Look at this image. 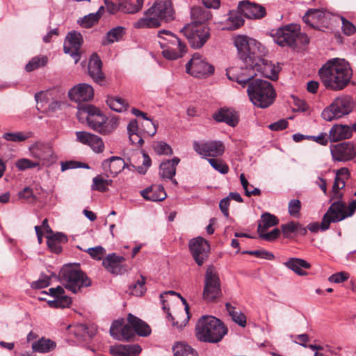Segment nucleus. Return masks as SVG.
Instances as JSON below:
<instances>
[{
  "instance_id": "obj_1",
  "label": "nucleus",
  "mask_w": 356,
  "mask_h": 356,
  "mask_svg": "<svg viewBox=\"0 0 356 356\" xmlns=\"http://www.w3.org/2000/svg\"><path fill=\"white\" fill-rule=\"evenodd\" d=\"M234 44L239 58L244 63L245 69L241 74L234 73V70L227 72L229 79L245 87L248 82L257 76V72L271 80L277 79V67L263 58L266 52V49L256 40L239 35L235 38Z\"/></svg>"
},
{
  "instance_id": "obj_2",
  "label": "nucleus",
  "mask_w": 356,
  "mask_h": 356,
  "mask_svg": "<svg viewBox=\"0 0 356 356\" xmlns=\"http://www.w3.org/2000/svg\"><path fill=\"white\" fill-rule=\"evenodd\" d=\"M318 74L324 86L334 91L343 90L352 77L348 63L338 58L327 60L318 70Z\"/></svg>"
},
{
  "instance_id": "obj_3",
  "label": "nucleus",
  "mask_w": 356,
  "mask_h": 356,
  "mask_svg": "<svg viewBox=\"0 0 356 356\" xmlns=\"http://www.w3.org/2000/svg\"><path fill=\"white\" fill-rule=\"evenodd\" d=\"M175 18V11L172 0H156L151 7L144 13L143 17L136 21L133 26L136 29H152L168 23Z\"/></svg>"
},
{
  "instance_id": "obj_4",
  "label": "nucleus",
  "mask_w": 356,
  "mask_h": 356,
  "mask_svg": "<svg viewBox=\"0 0 356 356\" xmlns=\"http://www.w3.org/2000/svg\"><path fill=\"white\" fill-rule=\"evenodd\" d=\"M227 332L223 323L213 316H202L196 325V336L204 342L218 343Z\"/></svg>"
},
{
  "instance_id": "obj_5",
  "label": "nucleus",
  "mask_w": 356,
  "mask_h": 356,
  "mask_svg": "<svg viewBox=\"0 0 356 356\" xmlns=\"http://www.w3.org/2000/svg\"><path fill=\"white\" fill-rule=\"evenodd\" d=\"M246 84H248V95L254 106L266 108L274 102L276 92L270 82L257 79L250 80Z\"/></svg>"
},
{
  "instance_id": "obj_6",
  "label": "nucleus",
  "mask_w": 356,
  "mask_h": 356,
  "mask_svg": "<svg viewBox=\"0 0 356 356\" xmlns=\"http://www.w3.org/2000/svg\"><path fill=\"white\" fill-rule=\"evenodd\" d=\"M273 37L278 45L293 49L298 44L305 45L309 42L307 35L300 32V26L297 24H290L279 28Z\"/></svg>"
},
{
  "instance_id": "obj_7",
  "label": "nucleus",
  "mask_w": 356,
  "mask_h": 356,
  "mask_svg": "<svg viewBox=\"0 0 356 356\" xmlns=\"http://www.w3.org/2000/svg\"><path fill=\"white\" fill-rule=\"evenodd\" d=\"M60 282L74 293H78L82 287L90 285V280L78 268L72 265L64 266L59 273Z\"/></svg>"
},
{
  "instance_id": "obj_8",
  "label": "nucleus",
  "mask_w": 356,
  "mask_h": 356,
  "mask_svg": "<svg viewBox=\"0 0 356 356\" xmlns=\"http://www.w3.org/2000/svg\"><path fill=\"white\" fill-rule=\"evenodd\" d=\"M159 42L163 49V56L169 60L181 57L186 51V47L174 33L168 30H161L158 33Z\"/></svg>"
},
{
  "instance_id": "obj_9",
  "label": "nucleus",
  "mask_w": 356,
  "mask_h": 356,
  "mask_svg": "<svg viewBox=\"0 0 356 356\" xmlns=\"http://www.w3.org/2000/svg\"><path fill=\"white\" fill-rule=\"evenodd\" d=\"M355 210L356 200H353L349 204L348 213L346 211L345 202L343 201L334 202L323 217L321 222L322 231L329 229L331 222H337L345 219L346 217L351 216Z\"/></svg>"
},
{
  "instance_id": "obj_10",
  "label": "nucleus",
  "mask_w": 356,
  "mask_h": 356,
  "mask_svg": "<svg viewBox=\"0 0 356 356\" xmlns=\"http://www.w3.org/2000/svg\"><path fill=\"white\" fill-rule=\"evenodd\" d=\"M354 107V100L349 95H341L334 99L332 103L322 112L321 116L326 121H332L348 115Z\"/></svg>"
},
{
  "instance_id": "obj_11",
  "label": "nucleus",
  "mask_w": 356,
  "mask_h": 356,
  "mask_svg": "<svg viewBox=\"0 0 356 356\" xmlns=\"http://www.w3.org/2000/svg\"><path fill=\"white\" fill-rule=\"evenodd\" d=\"M181 32L193 49L202 47L211 37L210 29L206 24H188Z\"/></svg>"
},
{
  "instance_id": "obj_12",
  "label": "nucleus",
  "mask_w": 356,
  "mask_h": 356,
  "mask_svg": "<svg viewBox=\"0 0 356 356\" xmlns=\"http://www.w3.org/2000/svg\"><path fill=\"white\" fill-rule=\"evenodd\" d=\"M221 283L218 273L213 266L207 268L202 298L206 302H215L221 296Z\"/></svg>"
},
{
  "instance_id": "obj_13",
  "label": "nucleus",
  "mask_w": 356,
  "mask_h": 356,
  "mask_svg": "<svg viewBox=\"0 0 356 356\" xmlns=\"http://www.w3.org/2000/svg\"><path fill=\"white\" fill-rule=\"evenodd\" d=\"M127 321L128 324H122V341L131 340L135 336V333L140 337H147L151 334L149 325L139 318L129 314Z\"/></svg>"
},
{
  "instance_id": "obj_14",
  "label": "nucleus",
  "mask_w": 356,
  "mask_h": 356,
  "mask_svg": "<svg viewBox=\"0 0 356 356\" xmlns=\"http://www.w3.org/2000/svg\"><path fill=\"white\" fill-rule=\"evenodd\" d=\"M188 249L197 265L201 266L209 257L210 245L206 239L197 236L189 241Z\"/></svg>"
},
{
  "instance_id": "obj_15",
  "label": "nucleus",
  "mask_w": 356,
  "mask_h": 356,
  "mask_svg": "<svg viewBox=\"0 0 356 356\" xmlns=\"http://www.w3.org/2000/svg\"><path fill=\"white\" fill-rule=\"evenodd\" d=\"M186 72L193 76L202 77L213 73L214 67L202 58L199 54H195L186 65Z\"/></svg>"
},
{
  "instance_id": "obj_16",
  "label": "nucleus",
  "mask_w": 356,
  "mask_h": 356,
  "mask_svg": "<svg viewBox=\"0 0 356 356\" xmlns=\"http://www.w3.org/2000/svg\"><path fill=\"white\" fill-rule=\"evenodd\" d=\"M193 145L194 150L204 157H218L222 155L225 152L224 144L220 140L194 141Z\"/></svg>"
},
{
  "instance_id": "obj_17",
  "label": "nucleus",
  "mask_w": 356,
  "mask_h": 356,
  "mask_svg": "<svg viewBox=\"0 0 356 356\" xmlns=\"http://www.w3.org/2000/svg\"><path fill=\"white\" fill-rule=\"evenodd\" d=\"M83 43V38L80 33L75 31L70 32L64 41L63 51L70 55L77 63L81 58V47Z\"/></svg>"
},
{
  "instance_id": "obj_18",
  "label": "nucleus",
  "mask_w": 356,
  "mask_h": 356,
  "mask_svg": "<svg viewBox=\"0 0 356 356\" xmlns=\"http://www.w3.org/2000/svg\"><path fill=\"white\" fill-rule=\"evenodd\" d=\"M303 22L314 29L327 27L330 24V15L329 13L318 9H309L302 17Z\"/></svg>"
},
{
  "instance_id": "obj_19",
  "label": "nucleus",
  "mask_w": 356,
  "mask_h": 356,
  "mask_svg": "<svg viewBox=\"0 0 356 356\" xmlns=\"http://www.w3.org/2000/svg\"><path fill=\"white\" fill-rule=\"evenodd\" d=\"M79 112L86 114V119L88 126L101 134L103 124L106 122V116L98 108L92 105L83 106Z\"/></svg>"
},
{
  "instance_id": "obj_20",
  "label": "nucleus",
  "mask_w": 356,
  "mask_h": 356,
  "mask_svg": "<svg viewBox=\"0 0 356 356\" xmlns=\"http://www.w3.org/2000/svg\"><path fill=\"white\" fill-rule=\"evenodd\" d=\"M333 160L347 161L352 160L356 156V150L353 143L343 142L330 147Z\"/></svg>"
},
{
  "instance_id": "obj_21",
  "label": "nucleus",
  "mask_w": 356,
  "mask_h": 356,
  "mask_svg": "<svg viewBox=\"0 0 356 356\" xmlns=\"http://www.w3.org/2000/svg\"><path fill=\"white\" fill-rule=\"evenodd\" d=\"M68 95L76 102H88L93 98L94 90L88 83H79L69 90Z\"/></svg>"
},
{
  "instance_id": "obj_22",
  "label": "nucleus",
  "mask_w": 356,
  "mask_h": 356,
  "mask_svg": "<svg viewBox=\"0 0 356 356\" xmlns=\"http://www.w3.org/2000/svg\"><path fill=\"white\" fill-rule=\"evenodd\" d=\"M237 8L244 17L249 19H260L266 15V10L263 6L251 3L248 1H240Z\"/></svg>"
},
{
  "instance_id": "obj_23",
  "label": "nucleus",
  "mask_w": 356,
  "mask_h": 356,
  "mask_svg": "<svg viewBox=\"0 0 356 356\" xmlns=\"http://www.w3.org/2000/svg\"><path fill=\"white\" fill-rule=\"evenodd\" d=\"M124 261L123 257L118 256L115 253L108 254L102 261L103 266L111 273L115 275H121L125 272V268L122 266Z\"/></svg>"
},
{
  "instance_id": "obj_24",
  "label": "nucleus",
  "mask_w": 356,
  "mask_h": 356,
  "mask_svg": "<svg viewBox=\"0 0 356 356\" xmlns=\"http://www.w3.org/2000/svg\"><path fill=\"white\" fill-rule=\"evenodd\" d=\"M29 149L31 154L34 158L42 161L43 163H48L52 161L53 150L49 145L36 143Z\"/></svg>"
},
{
  "instance_id": "obj_25",
  "label": "nucleus",
  "mask_w": 356,
  "mask_h": 356,
  "mask_svg": "<svg viewBox=\"0 0 356 356\" xmlns=\"http://www.w3.org/2000/svg\"><path fill=\"white\" fill-rule=\"evenodd\" d=\"M125 165L124 161L119 156H111L104 160L102 164L103 170L106 174V176L111 175L113 177L120 173L124 168Z\"/></svg>"
},
{
  "instance_id": "obj_26",
  "label": "nucleus",
  "mask_w": 356,
  "mask_h": 356,
  "mask_svg": "<svg viewBox=\"0 0 356 356\" xmlns=\"http://www.w3.org/2000/svg\"><path fill=\"white\" fill-rule=\"evenodd\" d=\"M102 63L97 54H93L88 61V74L97 83L104 80V75L102 71Z\"/></svg>"
},
{
  "instance_id": "obj_27",
  "label": "nucleus",
  "mask_w": 356,
  "mask_h": 356,
  "mask_svg": "<svg viewBox=\"0 0 356 356\" xmlns=\"http://www.w3.org/2000/svg\"><path fill=\"white\" fill-rule=\"evenodd\" d=\"M140 195L145 200L152 202L162 201L167 197L163 186L161 185H152L142 190Z\"/></svg>"
},
{
  "instance_id": "obj_28",
  "label": "nucleus",
  "mask_w": 356,
  "mask_h": 356,
  "mask_svg": "<svg viewBox=\"0 0 356 356\" xmlns=\"http://www.w3.org/2000/svg\"><path fill=\"white\" fill-rule=\"evenodd\" d=\"M352 136V129L348 125L335 124L329 132L328 138L331 142H337Z\"/></svg>"
},
{
  "instance_id": "obj_29",
  "label": "nucleus",
  "mask_w": 356,
  "mask_h": 356,
  "mask_svg": "<svg viewBox=\"0 0 356 356\" xmlns=\"http://www.w3.org/2000/svg\"><path fill=\"white\" fill-rule=\"evenodd\" d=\"M74 336L81 341H87L93 337L96 334V328L92 325L86 324H77L72 327Z\"/></svg>"
},
{
  "instance_id": "obj_30",
  "label": "nucleus",
  "mask_w": 356,
  "mask_h": 356,
  "mask_svg": "<svg viewBox=\"0 0 356 356\" xmlns=\"http://www.w3.org/2000/svg\"><path fill=\"white\" fill-rule=\"evenodd\" d=\"M180 159L174 157L171 160L163 161L159 166V175L163 179H172L176 174V167Z\"/></svg>"
},
{
  "instance_id": "obj_31",
  "label": "nucleus",
  "mask_w": 356,
  "mask_h": 356,
  "mask_svg": "<svg viewBox=\"0 0 356 356\" xmlns=\"http://www.w3.org/2000/svg\"><path fill=\"white\" fill-rule=\"evenodd\" d=\"M212 15L206 8L200 6L193 7L191 10V24H205L211 19Z\"/></svg>"
},
{
  "instance_id": "obj_32",
  "label": "nucleus",
  "mask_w": 356,
  "mask_h": 356,
  "mask_svg": "<svg viewBox=\"0 0 356 356\" xmlns=\"http://www.w3.org/2000/svg\"><path fill=\"white\" fill-rule=\"evenodd\" d=\"M213 119L219 122H225L231 127H235L238 123V118L234 111L222 108L213 114Z\"/></svg>"
},
{
  "instance_id": "obj_33",
  "label": "nucleus",
  "mask_w": 356,
  "mask_h": 356,
  "mask_svg": "<svg viewBox=\"0 0 356 356\" xmlns=\"http://www.w3.org/2000/svg\"><path fill=\"white\" fill-rule=\"evenodd\" d=\"M284 265L298 275H305L307 274L302 268L309 269L311 267L310 264L299 258H291L287 261L284 262Z\"/></svg>"
},
{
  "instance_id": "obj_34",
  "label": "nucleus",
  "mask_w": 356,
  "mask_h": 356,
  "mask_svg": "<svg viewBox=\"0 0 356 356\" xmlns=\"http://www.w3.org/2000/svg\"><path fill=\"white\" fill-rule=\"evenodd\" d=\"M56 346V342L45 337H42L32 343L31 348L33 352L47 353L53 350Z\"/></svg>"
},
{
  "instance_id": "obj_35",
  "label": "nucleus",
  "mask_w": 356,
  "mask_h": 356,
  "mask_svg": "<svg viewBox=\"0 0 356 356\" xmlns=\"http://www.w3.org/2000/svg\"><path fill=\"white\" fill-rule=\"evenodd\" d=\"M279 223V219L275 215L268 212L264 213L261 216V220L258 225L257 232H266L270 227Z\"/></svg>"
},
{
  "instance_id": "obj_36",
  "label": "nucleus",
  "mask_w": 356,
  "mask_h": 356,
  "mask_svg": "<svg viewBox=\"0 0 356 356\" xmlns=\"http://www.w3.org/2000/svg\"><path fill=\"white\" fill-rule=\"evenodd\" d=\"M125 33V29L122 26H117L110 30L102 41L103 45L112 44L119 41Z\"/></svg>"
},
{
  "instance_id": "obj_37",
  "label": "nucleus",
  "mask_w": 356,
  "mask_h": 356,
  "mask_svg": "<svg viewBox=\"0 0 356 356\" xmlns=\"http://www.w3.org/2000/svg\"><path fill=\"white\" fill-rule=\"evenodd\" d=\"M106 102L111 109L118 113L125 111L128 107L126 101L120 97H108Z\"/></svg>"
},
{
  "instance_id": "obj_38",
  "label": "nucleus",
  "mask_w": 356,
  "mask_h": 356,
  "mask_svg": "<svg viewBox=\"0 0 356 356\" xmlns=\"http://www.w3.org/2000/svg\"><path fill=\"white\" fill-rule=\"evenodd\" d=\"M226 309L229 315L232 317L233 321L241 327L246 325V317L241 311H236L235 307L232 306L230 303L225 304Z\"/></svg>"
},
{
  "instance_id": "obj_39",
  "label": "nucleus",
  "mask_w": 356,
  "mask_h": 356,
  "mask_svg": "<svg viewBox=\"0 0 356 356\" xmlns=\"http://www.w3.org/2000/svg\"><path fill=\"white\" fill-rule=\"evenodd\" d=\"M172 350L174 356H198L195 350L182 342L175 344Z\"/></svg>"
},
{
  "instance_id": "obj_40",
  "label": "nucleus",
  "mask_w": 356,
  "mask_h": 356,
  "mask_svg": "<svg viewBox=\"0 0 356 356\" xmlns=\"http://www.w3.org/2000/svg\"><path fill=\"white\" fill-rule=\"evenodd\" d=\"M228 17V24L229 26L228 29L235 30L244 24V19L242 17L243 13H241L240 10L238 11L232 10L229 13Z\"/></svg>"
},
{
  "instance_id": "obj_41",
  "label": "nucleus",
  "mask_w": 356,
  "mask_h": 356,
  "mask_svg": "<svg viewBox=\"0 0 356 356\" xmlns=\"http://www.w3.org/2000/svg\"><path fill=\"white\" fill-rule=\"evenodd\" d=\"M103 6H100L99 10L95 13H90L78 20V23L83 28H90L98 22L101 17L100 12L104 10Z\"/></svg>"
},
{
  "instance_id": "obj_42",
  "label": "nucleus",
  "mask_w": 356,
  "mask_h": 356,
  "mask_svg": "<svg viewBox=\"0 0 356 356\" xmlns=\"http://www.w3.org/2000/svg\"><path fill=\"white\" fill-rule=\"evenodd\" d=\"M48 58L44 55H39L33 57L26 65L25 69L27 72H32L39 67H43L47 65Z\"/></svg>"
},
{
  "instance_id": "obj_43",
  "label": "nucleus",
  "mask_w": 356,
  "mask_h": 356,
  "mask_svg": "<svg viewBox=\"0 0 356 356\" xmlns=\"http://www.w3.org/2000/svg\"><path fill=\"white\" fill-rule=\"evenodd\" d=\"M131 112L134 115H135L137 117H142L145 120V125L147 127H150L149 130H147V134L153 136L156 133V125L154 122H152V120L149 118H148L146 115V113L140 111V110L137 108H132Z\"/></svg>"
},
{
  "instance_id": "obj_44",
  "label": "nucleus",
  "mask_w": 356,
  "mask_h": 356,
  "mask_svg": "<svg viewBox=\"0 0 356 356\" xmlns=\"http://www.w3.org/2000/svg\"><path fill=\"white\" fill-rule=\"evenodd\" d=\"M92 182V190L104 192L108 190L107 186L110 185L112 181L97 176L93 178Z\"/></svg>"
},
{
  "instance_id": "obj_45",
  "label": "nucleus",
  "mask_w": 356,
  "mask_h": 356,
  "mask_svg": "<svg viewBox=\"0 0 356 356\" xmlns=\"http://www.w3.org/2000/svg\"><path fill=\"white\" fill-rule=\"evenodd\" d=\"M119 124V118L117 116H113L109 119L106 118V122L103 124L102 134H108L117 129Z\"/></svg>"
},
{
  "instance_id": "obj_46",
  "label": "nucleus",
  "mask_w": 356,
  "mask_h": 356,
  "mask_svg": "<svg viewBox=\"0 0 356 356\" xmlns=\"http://www.w3.org/2000/svg\"><path fill=\"white\" fill-rule=\"evenodd\" d=\"M29 134H25L21 131L7 132L3 135V138L11 142H22L29 138Z\"/></svg>"
},
{
  "instance_id": "obj_47",
  "label": "nucleus",
  "mask_w": 356,
  "mask_h": 356,
  "mask_svg": "<svg viewBox=\"0 0 356 356\" xmlns=\"http://www.w3.org/2000/svg\"><path fill=\"white\" fill-rule=\"evenodd\" d=\"M240 181L245 191V194L246 196L250 197L251 195H259L261 194V191L258 188H254L252 190H249V186L253 188V186L249 184L244 174H241Z\"/></svg>"
},
{
  "instance_id": "obj_48",
  "label": "nucleus",
  "mask_w": 356,
  "mask_h": 356,
  "mask_svg": "<svg viewBox=\"0 0 356 356\" xmlns=\"http://www.w3.org/2000/svg\"><path fill=\"white\" fill-rule=\"evenodd\" d=\"M122 324H124L122 319L116 320L112 323L110 327V334L115 339L122 341Z\"/></svg>"
},
{
  "instance_id": "obj_49",
  "label": "nucleus",
  "mask_w": 356,
  "mask_h": 356,
  "mask_svg": "<svg viewBox=\"0 0 356 356\" xmlns=\"http://www.w3.org/2000/svg\"><path fill=\"white\" fill-rule=\"evenodd\" d=\"M40 165L38 161H32L28 159H19L15 162V166L19 170H25L30 168H34Z\"/></svg>"
},
{
  "instance_id": "obj_50",
  "label": "nucleus",
  "mask_w": 356,
  "mask_h": 356,
  "mask_svg": "<svg viewBox=\"0 0 356 356\" xmlns=\"http://www.w3.org/2000/svg\"><path fill=\"white\" fill-rule=\"evenodd\" d=\"M145 284V277L143 276H140V278L133 285L131 288V293L136 296H143L146 290Z\"/></svg>"
},
{
  "instance_id": "obj_51",
  "label": "nucleus",
  "mask_w": 356,
  "mask_h": 356,
  "mask_svg": "<svg viewBox=\"0 0 356 356\" xmlns=\"http://www.w3.org/2000/svg\"><path fill=\"white\" fill-rule=\"evenodd\" d=\"M95 138H91L88 145L90 146L92 150L97 153L102 152L104 149V143L100 137L93 134Z\"/></svg>"
},
{
  "instance_id": "obj_52",
  "label": "nucleus",
  "mask_w": 356,
  "mask_h": 356,
  "mask_svg": "<svg viewBox=\"0 0 356 356\" xmlns=\"http://www.w3.org/2000/svg\"><path fill=\"white\" fill-rule=\"evenodd\" d=\"M209 163L217 171L221 174H227L229 171V167L223 161L216 159H209Z\"/></svg>"
},
{
  "instance_id": "obj_53",
  "label": "nucleus",
  "mask_w": 356,
  "mask_h": 356,
  "mask_svg": "<svg viewBox=\"0 0 356 356\" xmlns=\"http://www.w3.org/2000/svg\"><path fill=\"white\" fill-rule=\"evenodd\" d=\"M243 254L254 255L257 257L266 259L268 260H272L275 257L273 253L266 250H246L243 251Z\"/></svg>"
},
{
  "instance_id": "obj_54",
  "label": "nucleus",
  "mask_w": 356,
  "mask_h": 356,
  "mask_svg": "<svg viewBox=\"0 0 356 356\" xmlns=\"http://www.w3.org/2000/svg\"><path fill=\"white\" fill-rule=\"evenodd\" d=\"M297 222L291 221L288 223L282 225L281 230L284 236L288 238L291 235V234H296V230H297Z\"/></svg>"
},
{
  "instance_id": "obj_55",
  "label": "nucleus",
  "mask_w": 356,
  "mask_h": 356,
  "mask_svg": "<svg viewBox=\"0 0 356 356\" xmlns=\"http://www.w3.org/2000/svg\"><path fill=\"white\" fill-rule=\"evenodd\" d=\"M154 151L158 154L170 155L172 154V149L170 146L165 142H159L155 145Z\"/></svg>"
},
{
  "instance_id": "obj_56",
  "label": "nucleus",
  "mask_w": 356,
  "mask_h": 356,
  "mask_svg": "<svg viewBox=\"0 0 356 356\" xmlns=\"http://www.w3.org/2000/svg\"><path fill=\"white\" fill-rule=\"evenodd\" d=\"M301 209V202L299 200L293 199L289 202V213L292 216H297Z\"/></svg>"
},
{
  "instance_id": "obj_57",
  "label": "nucleus",
  "mask_w": 356,
  "mask_h": 356,
  "mask_svg": "<svg viewBox=\"0 0 356 356\" xmlns=\"http://www.w3.org/2000/svg\"><path fill=\"white\" fill-rule=\"evenodd\" d=\"M259 235V238L267 241H273L278 238L280 234V229L278 228H275L273 229L271 232L266 233V232H258Z\"/></svg>"
},
{
  "instance_id": "obj_58",
  "label": "nucleus",
  "mask_w": 356,
  "mask_h": 356,
  "mask_svg": "<svg viewBox=\"0 0 356 356\" xmlns=\"http://www.w3.org/2000/svg\"><path fill=\"white\" fill-rule=\"evenodd\" d=\"M86 252L90 254V256L97 260H100L102 257L105 254V250L102 246H96L94 248H88Z\"/></svg>"
},
{
  "instance_id": "obj_59",
  "label": "nucleus",
  "mask_w": 356,
  "mask_h": 356,
  "mask_svg": "<svg viewBox=\"0 0 356 356\" xmlns=\"http://www.w3.org/2000/svg\"><path fill=\"white\" fill-rule=\"evenodd\" d=\"M75 135L76 136V141L87 145L91 138H95L92 134L86 131H76Z\"/></svg>"
},
{
  "instance_id": "obj_60",
  "label": "nucleus",
  "mask_w": 356,
  "mask_h": 356,
  "mask_svg": "<svg viewBox=\"0 0 356 356\" xmlns=\"http://www.w3.org/2000/svg\"><path fill=\"white\" fill-rule=\"evenodd\" d=\"M342 30L345 35H351L356 31L355 25L344 17H341Z\"/></svg>"
},
{
  "instance_id": "obj_61",
  "label": "nucleus",
  "mask_w": 356,
  "mask_h": 356,
  "mask_svg": "<svg viewBox=\"0 0 356 356\" xmlns=\"http://www.w3.org/2000/svg\"><path fill=\"white\" fill-rule=\"evenodd\" d=\"M19 198H23L30 202H33L36 200V197L33 193V190L30 187L24 188L18 194Z\"/></svg>"
},
{
  "instance_id": "obj_62",
  "label": "nucleus",
  "mask_w": 356,
  "mask_h": 356,
  "mask_svg": "<svg viewBox=\"0 0 356 356\" xmlns=\"http://www.w3.org/2000/svg\"><path fill=\"white\" fill-rule=\"evenodd\" d=\"M50 284V278L47 275H42L41 277L33 282L31 287L33 289H43L47 287Z\"/></svg>"
},
{
  "instance_id": "obj_63",
  "label": "nucleus",
  "mask_w": 356,
  "mask_h": 356,
  "mask_svg": "<svg viewBox=\"0 0 356 356\" xmlns=\"http://www.w3.org/2000/svg\"><path fill=\"white\" fill-rule=\"evenodd\" d=\"M127 356H137L142 350L138 344L124 345Z\"/></svg>"
},
{
  "instance_id": "obj_64",
  "label": "nucleus",
  "mask_w": 356,
  "mask_h": 356,
  "mask_svg": "<svg viewBox=\"0 0 356 356\" xmlns=\"http://www.w3.org/2000/svg\"><path fill=\"white\" fill-rule=\"evenodd\" d=\"M127 356H137L142 350L138 344L124 345Z\"/></svg>"
}]
</instances>
